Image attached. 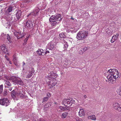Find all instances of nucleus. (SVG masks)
Returning a JSON list of instances; mask_svg holds the SVG:
<instances>
[{"label": "nucleus", "mask_w": 121, "mask_h": 121, "mask_svg": "<svg viewBox=\"0 0 121 121\" xmlns=\"http://www.w3.org/2000/svg\"><path fill=\"white\" fill-rule=\"evenodd\" d=\"M7 40L10 43H11L12 42V39L9 34L7 35Z\"/></svg>", "instance_id": "nucleus-27"}, {"label": "nucleus", "mask_w": 121, "mask_h": 121, "mask_svg": "<svg viewBox=\"0 0 121 121\" xmlns=\"http://www.w3.org/2000/svg\"><path fill=\"white\" fill-rule=\"evenodd\" d=\"M117 91L118 94L121 96V86L117 88Z\"/></svg>", "instance_id": "nucleus-26"}, {"label": "nucleus", "mask_w": 121, "mask_h": 121, "mask_svg": "<svg viewBox=\"0 0 121 121\" xmlns=\"http://www.w3.org/2000/svg\"><path fill=\"white\" fill-rule=\"evenodd\" d=\"M68 114V113L67 112H65L63 113L62 115V117L65 118H66Z\"/></svg>", "instance_id": "nucleus-29"}, {"label": "nucleus", "mask_w": 121, "mask_h": 121, "mask_svg": "<svg viewBox=\"0 0 121 121\" xmlns=\"http://www.w3.org/2000/svg\"><path fill=\"white\" fill-rule=\"evenodd\" d=\"M40 52L41 53H42H42L43 52V49H39L38 50H37V52Z\"/></svg>", "instance_id": "nucleus-46"}, {"label": "nucleus", "mask_w": 121, "mask_h": 121, "mask_svg": "<svg viewBox=\"0 0 121 121\" xmlns=\"http://www.w3.org/2000/svg\"><path fill=\"white\" fill-rule=\"evenodd\" d=\"M116 39L114 38V39H112H112H111V42L113 43L114 41H115L116 40Z\"/></svg>", "instance_id": "nucleus-45"}, {"label": "nucleus", "mask_w": 121, "mask_h": 121, "mask_svg": "<svg viewBox=\"0 0 121 121\" xmlns=\"http://www.w3.org/2000/svg\"><path fill=\"white\" fill-rule=\"evenodd\" d=\"M35 72L34 68H32L31 70V71H29L28 74L27 75L26 78H31Z\"/></svg>", "instance_id": "nucleus-17"}, {"label": "nucleus", "mask_w": 121, "mask_h": 121, "mask_svg": "<svg viewBox=\"0 0 121 121\" xmlns=\"http://www.w3.org/2000/svg\"><path fill=\"white\" fill-rule=\"evenodd\" d=\"M87 96L86 95H85L84 96V97L85 98V99H86L87 97Z\"/></svg>", "instance_id": "nucleus-53"}, {"label": "nucleus", "mask_w": 121, "mask_h": 121, "mask_svg": "<svg viewBox=\"0 0 121 121\" xmlns=\"http://www.w3.org/2000/svg\"><path fill=\"white\" fill-rule=\"evenodd\" d=\"M56 21H61L62 20L61 15L59 14H57L55 15Z\"/></svg>", "instance_id": "nucleus-19"}, {"label": "nucleus", "mask_w": 121, "mask_h": 121, "mask_svg": "<svg viewBox=\"0 0 121 121\" xmlns=\"http://www.w3.org/2000/svg\"><path fill=\"white\" fill-rule=\"evenodd\" d=\"M5 88H9L10 91L12 90V88L11 87L12 84L10 83L9 80H5Z\"/></svg>", "instance_id": "nucleus-10"}, {"label": "nucleus", "mask_w": 121, "mask_h": 121, "mask_svg": "<svg viewBox=\"0 0 121 121\" xmlns=\"http://www.w3.org/2000/svg\"><path fill=\"white\" fill-rule=\"evenodd\" d=\"M82 49L83 50V52H84L87 50V48L86 47H85Z\"/></svg>", "instance_id": "nucleus-44"}, {"label": "nucleus", "mask_w": 121, "mask_h": 121, "mask_svg": "<svg viewBox=\"0 0 121 121\" xmlns=\"http://www.w3.org/2000/svg\"><path fill=\"white\" fill-rule=\"evenodd\" d=\"M33 24L32 22L30 21H28L26 22L25 26L26 28L30 29L33 27Z\"/></svg>", "instance_id": "nucleus-11"}, {"label": "nucleus", "mask_w": 121, "mask_h": 121, "mask_svg": "<svg viewBox=\"0 0 121 121\" xmlns=\"http://www.w3.org/2000/svg\"><path fill=\"white\" fill-rule=\"evenodd\" d=\"M39 121H44L43 120V119H40L39 120Z\"/></svg>", "instance_id": "nucleus-52"}, {"label": "nucleus", "mask_w": 121, "mask_h": 121, "mask_svg": "<svg viewBox=\"0 0 121 121\" xmlns=\"http://www.w3.org/2000/svg\"><path fill=\"white\" fill-rule=\"evenodd\" d=\"M39 9L38 8H37L35 9L33 12L30 13L27 16L28 17L30 15H33L34 16H35L37 15L38 14V13L39 12Z\"/></svg>", "instance_id": "nucleus-13"}, {"label": "nucleus", "mask_w": 121, "mask_h": 121, "mask_svg": "<svg viewBox=\"0 0 121 121\" xmlns=\"http://www.w3.org/2000/svg\"><path fill=\"white\" fill-rule=\"evenodd\" d=\"M8 94V92H7V90L6 89H4V92H3V95L4 96H6Z\"/></svg>", "instance_id": "nucleus-33"}, {"label": "nucleus", "mask_w": 121, "mask_h": 121, "mask_svg": "<svg viewBox=\"0 0 121 121\" xmlns=\"http://www.w3.org/2000/svg\"><path fill=\"white\" fill-rule=\"evenodd\" d=\"M18 92H15L14 90H13L11 92V95L13 99H15L17 96Z\"/></svg>", "instance_id": "nucleus-20"}, {"label": "nucleus", "mask_w": 121, "mask_h": 121, "mask_svg": "<svg viewBox=\"0 0 121 121\" xmlns=\"http://www.w3.org/2000/svg\"><path fill=\"white\" fill-rule=\"evenodd\" d=\"M1 12H2V10H1Z\"/></svg>", "instance_id": "nucleus-61"}, {"label": "nucleus", "mask_w": 121, "mask_h": 121, "mask_svg": "<svg viewBox=\"0 0 121 121\" xmlns=\"http://www.w3.org/2000/svg\"><path fill=\"white\" fill-rule=\"evenodd\" d=\"M29 37V36L28 37H27L26 38L24 39V43H26Z\"/></svg>", "instance_id": "nucleus-42"}, {"label": "nucleus", "mask_w": 121, "mask_h": 121, "mask_svg": "<svg viewBox=\"0 0 121 121\" xmlns=\"http://www.w3.org/2000/svg\"><path fill=\"white\" fill-rule=\"evenodd\" d=\"M69 32V30H67V32Z\"/></svg>", "instance_id": "nucleus-60"}, {"label": "nucleus", "mask_w": 121, "mask_h": 121, "mask_svg": "<svg viewBox=\"0 0 121 121\" xmlns=\"http://www.w3.org/2000/svg\"><path fill=\"white\" fill-rule=\"evenodd\" d=\"M21 11L20 10H18L17 12L16 16L17 20H19L21 18Z\"/></svg>", "instance_id": "nucleus-21"}, {"label": "nucleus", "mask_w": 121, "mask_h": 121, "mask_svg": "<svg viewBox=\"0 0 121 121\" xmlns=\"http://www.w3.org/2000/svg\"><path fill=\"white\" fill-rule=\"evenodd\" d=\"M11 79L13 80V82L15 83H16V81H17L18 79L15 77H12Z\"/></svg>", "instance_id": "nucleus-32"}, {"label": "nucleus", "mask_w": 121, "mask_h": 121, "mask_svg": "<svg viewBox=\"0 0 121 121\" xmlns=\"http://www.w3.org/2000/svg\"><path fill=\"white\" fill-rule=\"evenodd\" d=\"M9 17H8L7 18L5 19L9 22L11 23L17 21V18L16 16L15 15H13L12 16L10 15H9Z\"/></svg>", "instance_id": "nucleus-5"}, {"label": "nucleus", "mask_w": 121, "mask_h": 121, "mask_svg": "<svg viewBox=\"0 0 121 121\" xmlns=\"http://www.w3.org/2000/svg\"><path fill=\"white\" fill-rule=\"evenodd\" d=\"M48 99V98L47 97L44 98L43 99L42 103H43L44 102L47 101Z\"/></svg>", "instance_id": "nucleus-35"}, {"label": "nucleus", "mask_w": 121, "mask_h": 121, "mask_svg": "<svg viewBox=\"0 0 121 121\" xmlns=\"http://www.w3.org/2000/svg\"><path fill=\"white\" fill-rule=\"evenodd\" d=\"M85 113L83 109H80V111L79 112V115L80 117L84 115Z\"/></svg>", "instance_id": "nucleus-24"}, {"label": "nucleus", "mask_w": 121, "mask_h": 121, "mask_svg": "<svg viewBox=\"0 0 121 121\" xmlns=\"http://www.w3.org/2000/svg\"><path fill=\"white\" fill-rule=\"evenodd\" d=\"M36 52L38 54H39V56H41L42 55V53H41L39 51V52H37V51H36Z\"/></svg>", "instance_id": "nucleus-49"}, {"label": "nucleus", "mask_w": 121, "mask_h": 121, "mask_svg": "<svg viewBox=\"0 0 121 121\" xmlns=\"http://www.w3.org/2000/svg\"><path fill=\"white\" fill-rule=\"evenodd\" d=\"M13 7L11 6H9L7 9H5L4 10V15H3L2 17L4 19H7L8 17H9V15H10V13L12 10Z\"/></svg>", "instance_id": "nucleus-3"}, {"label": "nucleus", "mask_w": 121, "mask_h": 121, "mask_svg": "<svg viewBox=\"0 0 121 121\" xmlns=\"http://www.w3.org/2000/svg\"><path fill=\"white\" fill-rule=\"evenodd\" d=\"M113 38V39H114V38Z\"/></svg>", "instance_id": "nucleus-63"}, {"label": "nucleus", "mask_w": 121, "mask_h": 121, "mask_svg": "<svg viewBox=\"0 0 121 121\" xmlns=\"http://www.w3.org/2000/svg\"><path fill=\"white\" fill-rule=\"evenodd\" d=\"M48 104V106L49 107H50L51 106V104H52V103L51 102H48L47 103Z\"/></svg>", "instance_id": "nucleus-48"}, {"label": "nucleus", "mask_w": 121, "mask_h": 121, "mask_svg": "<svg viewBox=\"0 0 121 121\" xmlns=\"http://www.w3.org/2000/svg\"><path fill=\"white\" fill-rule=\"evenodd\" d=\"M16 56L15 54H14L13 55V62H16L17 61V58L16 57Z\"/></svg>", "instance_id": "nucleus-30"}, {"label": "nucleus", "mask_w": 121, "mask_h": 121, "mask_svg": "<svg viewBox=\"0 0 121 121\" xmlns=\"http://www.w3.org/2000/svg\"><path fill=\"white\" fill-rule=\"evenodd\" d=\"M44 109L45 110H47V108H48L49 107L48 106V104H45L44 106Z\"/></svg>", "instance_id": "nucleus-40"}, {"label": "nucleus", "mask_w": 121, "mask_h": 121, "mask_svg": "<svg viewBox=\"0 0 121 121\" xmlns=\"http://www.w3.org/2000/svg\"><path fill=\"white\" fill-rule=\"evenodd\" d=\"M10 102L8 99L4 98L0 99V105L7 107L9 105Z\"/></svg>", "instance_id": "nucleus-4"}, {"label": "nucleus", "mask_w": 121, "mask_h": 121, "mask_svg": "<svg viewBox=\"0 0 121 121\" xmlns=\"http://www.w3.org/2000/svg\"><path fill=\"white\" fill-rule=\"evenodd\" d=\"M71 19H72L73 20H74V19H75V18H73L72 17L71 18Z\"/></svg>", "instance_id": "nucleus-57"}, {"label": "nucleus", "mask_w": 121, "mask_h": 121, "mask_svg": "<svg viewBox=\"0 0 121 121\" xmlns=\"http://www.w3.org/2000/svg\"><path fill=\"white\" fill-rule=\"evenodd\" d=\"M87 118L89 119L95 121L96 120V116L94 115L88 116Z\"/></svg>", "instance_id": "nucleus-23"}, {"label": "nucleus", "mask_w": 121, "mask_h": 121, "mask_svg": "<svg viewBox=\"0 0 121 121\" xmlns=\"http://www.w3.org/2000/svg\"><path fill=\"white\" fill-rule=\"evenodd\" d=\"M48 79H47V81L48 82V85L49 86V87L50 88H51L55 86L56 83V81L55 80L53 79L48 80Z\"/></svg>", "instance_id": "nucleus-8"}, {"label": "nucleus", "mask_w": 121, "mask_h": 121, "mask_svg": "<svg viewBox=\"0 0 121 121\" xmlns=\"http://www.w3.org/2000/svg\"><path fill=\"white\" fill-rule=\"evenodd\" d=\"M59 36L61 38H65V35L63 33H62L61 34H60Z\"/></svg>", "instance_id": "nucleus-38"}, {"label": "nucleus", "mask_w": 121, "mask_h": 121, "mask_svg": "<svg viewBox=\"0 0 121 121\" xmlns=\"http://www.w3.org/2000/svg\"><path fill=\"white\" fill-rule=\"evenodd\" d=\"M9 64H12V63L10 61V60H9Z\"/></svg>", "instance_id": "nucleus-55"}, {"label": "nucleus", "mask_w": 121, "mask_h": 121, "mask_svg": "<svg viewBox=\"0 0 121 121\" xmlns=\"http://www.w3.org/2000/svg\"><path fill=\"white\" fill-rule=\"evenodd\" d=\"M59 108L60 110L63 111L65 109V108L63 106H60Z\"/></svg>", "instance_id": "nucleus-39"}, {"label": "nucleus", "mask_w": 121, "mask_h": 121, "mask_svg": "<svg viewBox=\"0 0 121 121\" xmlns=\"http://www.w3.org/2000/svg\"><path fill=\"white\" fill-rule=\"evenodd\" d=\"M76 120L78 121H82V120H81L80 119H76Z\"/></svg>", "instance_id": "nucleus-51"}, {"label": "nucleus", "mask_w": 121, "mask_h": 121, "mask_svg": "<svg viewBox=\"0 0 121 121\" xmlns=\"http://www.w3.org/2000/svg\"><path fill=\"white\" fill-rule=\"evenodd\" d=\"M83 50L82 49H81L79 51V53L80 54H83L84 52L83 51Z\"/></svg>", "instance_id": "nucleus-41"}, {"label": "nucleus", "mask_w": 121, "mask_h": 121, "mask_svg": "<svg viewBox=\"0 0 121 121\" xmlns=\"http://www.w3.org/2000/svg\"><path fill=\"white\" fill-rule=\"evenodd\" d=\"M70 105L68 106V107L69 106H71V105H72V104H75V101L74 100L72 99H70Z\"/></svg>", "instance_id": "nucleus-31"}, {"label": "nucleus", "mask_w": 121, "mask_h": 121, "mask_svg": "<svg viewBox=\"0 0 121 121\" xmlns=\"http://www.w3.org/2000/svg\"><path fill=\"white\" fill-rule=\"evenodd\" d=\"M3 91V85H0V94L2 93Z\"/></svg>", "instance_id": "nucleus-34"}, {"label": "nucleus", "mask_w": 121, "mask_h": 121, "mask_svg": "<svg viewBox=\"0 0 121 121\" xmlns=\"http://www.w3.org/2000/svg\"><path fill=\"white\" fill-rule=\"evenodd\" d=\"M70 99H64L62 102V104L65 106H67L68 105H69L70 104Z\"/></svg>", "instance_id": "nucleus-14"}, {"label": "nucleus", "mask_w": 121, "mask_h": 121, "mask_svg": "<svg viewBox=\"0 0 121 121\" xmlns=\"http://www.w3.org/2000/svg\"><path fill=\"white\" fill-rule=\"evenodd\" d=\"M119 34L118 33H117L116 35L113 36L112 37V39H113L114 38H116L115 39H116V40L117 39V38L118 37Z\"/></svg>", "instance_id": "nucleus-36"}, {"label": "nucleus", "mask_w": 121, "mask_h": 121, "mask_svg": "<svg viewBox=\"0 0 121 121\" xmlns=\"http://www.w3.org/2000/svg\"><path fill=\"white\" fill-rule=\"evenodd\" d=\"M32 1L31 0H25V2L26 3H31Z\"/></svg>", "instance_id": "nucleus-37"}, {"label": "nucleus", "mask_w": 121, "mask_h": 121, "mask_svg": "<svg viewBox=\"0 0 121 121\" xmlns=\"http://www.w3.org/2000/svg\"><path fill=\"white\" fill-rule=\"evenodd\" d=\"M49 53V52L48 51H46V52L45 53Z\"/></svg>", "instance_id": "nucleus-54"}, {"label": "nucleus", "mask_w": 121, "mask_h": 121, "mask_svg": "<svg viewBox=\"0 0 121 121\" xmlns=\"http://www.w3.org/2000/svg\"><path fill=\"white\" fill-rule=\"evenodd\" d=\"M14 34V35L16 36L17 38L18 39L22 38L25 35V34L24 33H21L20 31H15Z\"/></svg>", "instance_id": "nucleus-7"}, {"label": "nucleus", "mask_w": 121, "mask_h": 121, "mask_svg": "<svg viewBox=\"0 0 121 121\" xmlns=\"http://www.w3.org/2000/svg\"><path fill=\"white\" fill-rule=\"evenodd\" d=\"M54 47V43L51 42L48 43L47 46V47L49 50H51L53 49Z\"/></svg>", "instance_id": "nucleus-15"}, {"label": "nucleus", "mask_w": 121, "mask_h": 121, "mask_svg": "<svg viewBox=\"0 0 121 121\" xmlns=\"http://www.w3.org/2000/svg\"><path fill=\"white\" fill-rule=\"evenodd\" d=\"M19 96L20 97L22 98L24 96V95L23 94H22L20 92H18L17 93V96Z\"/></svg>", "instance_id": "nucleus-28"}, {"label": "nucleus", "mask_w": 121, "mask_h": 121, "mask_svg": "<svg viewBox=\"0 0 121 121\" xmlns=\"http://www.w3.org/2000/svg\"><path fill=\"white\" fill-rule=\"evenodd\" d=\"M4 0H0V2H1L2 1H3Z\"/></svg>", "instance_id": "nucleus-59"}, {"label": "nucleus", "mask_w": 121, "mask_h": 121, "mask_svg": "<svg viewBox=\"0 0 121 121\" xmlns=\"http://www.w3.org/2000/svg\"><path fill=\"white\" fill-rule=\"evenodd\" d=\"M1 50L5 54H8V52L7 49L5 48L4 45L1 46Z\"/></svg>", "instance_id": "nucleus-16"}, {"label": "nucleus", "mask_w": 121, "mask_h": 121, "mask_svg": "<svg viewBox=\"0 0 121 121\" xmlns=\"http://www.w3.org/2000/svg\"><path fill=\"white\" fill-rule=\"evenodd\" d=\"M49 21L52 23L51 25L52 26H54L58 23L56 21L55 15H53L51 16L49 19Z\"/></svg>", "instance_id": "nucleus-6"}, {"label": "nucleus", "mask_w": 121, "mask_h": 121, "mask_svg": "<svg viewBox=\"0 0 121 121\" xmlns=\"http://www.w3.org/2000/svg\"><path fill=\"white\" fill-rule=\"evenodd\" d=\"M5 57L7 60L8 61H9V59L8 58V56L7 55H5Z\"/></svg>", "instance_id": "nucleus-50"}, {"label": "nucleus", "mask_w": 121, "mask_h": 121, "mask_svg": "<svg viewBox=\"0 0 121 121\" xmlns=\"http://www.w3.org/2000/svg\"><path fill=\"white\" fill-rule=\"evenodd\" d=\"M88 32L85 31H80L77 34L76 38L78 40L85 39L88 35Z\"/></svg>", "instance_id": "nucleus-1"}, {"label": "nucleus", "mask_w": 121, "mask_h": 121, "mask_svg": "<svg viewBox=\"0 0 121 121\" xmlns=\"http://www.w3.org/2000/svg\"><path fill=\"white\" fill-rule=\"evenodd\" d=\"M54 105H55V104H56V102L54 103Z\"/></svg>", "instance_id": "nucleus-58"}, {"label": "nucleus", "mask_w": 121, "mask_h": 121, "mask_svg": "<svg viewBox=\"0 0 121 121\" xmlns=\"http://www.w3.org/2000/svg\"><path fill=\"white\" fill-rule=\"evenodd\" d=\"M17 61L16 62H14V63L15 65L17 67H18L19 66V65L17 64Z\"/></svg>", "instance_id": "nucleus-47"}, {"label": "nucleus", "mask_w": 121, "mask_h": 121, "mask_svg": "<svg viewBox=\"0 0 121 121\" xmlns=\"http://www.w3.org/2000/svg\"><path fill=\"white\" fill-rule=\"evenodd\" d=\"M113 108L119 112H121V105L116 102L113 104Z\"/></svg>", "instance_id": "nucleus-9"}, {"label": "nucleus", "mask_w": 121, "mask_h": 121, "mask_svg": "<svg viewBox=\"0 0 121 121\" xmlns=\"http://www.w3.org/2000/svg\"><path fill=\"white\" fill-rule=\"evenodd\" d=\"M17 84H19L20 85H22L23 84V82L21 79H18V80L16 81V83Z\"/></svg>", "instance_id": "nucleus-25"}, {"label": "nucleus", "mask_w": 121, "mask_h": 121, "mask_svg": "<svg viewBox=\"0 0 121 121\" xmlns=\"http://www.w3.org/2000/svg\"><path fill=\"white\" fill-rule=\"evenodd\" d=\"M51 95L50 93H48L47 94V97H46L49 99Z\"/></svg>", "instance_id": "nucleus-43"}, {"label": "nucleus", "mask_w": 121, "mask_h": 121, "mask_svg": "<svg viewBox=\"0 0 121 121\" xmlns=\"http://www.w3.org/2000/svg\"><path fill=\"white\" fill-rule=\"evenodd\" d=\"M107 73L108 74L112 77L115 79L119 78L120 75H119V72L117 69H110L108 70Z\"/></svg>", "instance_id": "nucleus-2"}, {"label": "nucleus", "mask_w": 121, "mask_h": 121, "mask_svg": "<svg viewBox=\"0 0 121 121\" xmlns=\"http://www.w3.org/2000/svg\"><path fill=\"white\" fill-rule=\"evenodd\" d=\"M61 42L62 43L64 44V49H67L68 47V45L67 42L64 39L63 40L61 41Z\"/></svg>", "instance_id": "nucleus-22"}, {"label": "nucleus", "mask_w": 121, "mask_h": 121, "mask_svg": "<svg viewBox=\"0 0 121 121\" xmlns=\"http://www.w3.org/2000/svg\"><path fill=\"white\" fill-rule=\"evenodd\" d=\"M107 78L108 79V81L109 83H114L115 82L116 79L113 78L110 75L108 74L107 77Z\"/></svg>", "instance_id": "nucleus-12"}, {"label": "nucleus", "mask_w": 121, "mask_h": 121, "mask_svg": "<svg viewBox=\"0 0 121 121\" xmlns=\"http://www.w3.org/2000/svg\"><path fill=\"white\" fill-rule=\"evenodd\" d=\"M56 75L54 73L53 74H51L50 75V76H48L47 78V79L49 80H55L56 81V79L55 78H56Z\"/></svg>", "instance_id": "nucleus-18"}, {"label": "nucleus", "mask_w": 121, "mask_h": 121, "mask_svg": "<svg viewBox=\"0 0 121 121\" xmlns=\"http://www.w3.org/2000/svg\"><path fill=\"white\" fill-rule=\"evenodd\" d=\"M120 39H121V38H120Z\"/></svg>", "instance_id": "nucleus-62"}, {"label": "nucleus", "mask_w": 121, "mask_h": 121, "mask_svg": "<svg viewBox=\"0 0 121 121\" xmlns=\"http://www.w3.org/2000/svg\"><path fill=\"white\" fill-rule=\"evenodd\" d=\"M23 65H25V63L24 62H23Z\"/></svg>", "instance_id": "nucleus-56"}]
</instances>
